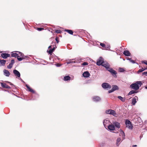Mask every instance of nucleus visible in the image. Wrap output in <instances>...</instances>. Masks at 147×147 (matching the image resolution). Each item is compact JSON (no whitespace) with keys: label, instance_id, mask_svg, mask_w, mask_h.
Returning <instances> with one entry per match:
<instances>
[{"label":"nucleus","instance_id":"nucleus-17","mask_svg":"<svg viewBox=\"0 0 147 147\" xmlns=\"http://www.w3.org/2000/svg\"><path fill=\"white\" fill-rule=\"evenodd\" d=\"M3 72L4 74L6 76L9 77L10 75V73L7 70H4Z\"/></svg>","mask_w":147,"mask_h":147},{"label":"nucleus","instance_id":"nucleus-16","mask_svg":"<svg viewBox=\"0 0 147 147\" xmlns=\"http://www.w3.org/2000/svg\"><path fill=\"white\" fill-rule=\"evenodd\" d=\"M26 86L27 87V88L28 89V91H29L33 93H35V91L33 90L32 88H30V87L28 85L26 84Z\"/></svg>","mask_w":147,"mask_h":147},{"label":"nucleus","instance_id":"nucleus-36","mask_svg":"<svg viewBox=\"0 0 147 147\" xmlns=\"http://www.w3.org/2000/svg\"><path fill=\"white\" fill-rule=\"evenodd\" d=\"M142 75H145L147 76V71L144 72L142 73Z\"/></svg>","mask_w":147,"mask_h":147},{"label":"nucleus","instance_id":"nucleus-40","mask_svg":"<svg viewBox=\"0 0 147 147\" xmlns=\"http://www.w3.org/2000/svg\"><path fill=\"white\" fill-rule=\"evenodd\" d=\"M110 46H106L105 47V48L106 49H110Z\"/></svg>","mask_w":147,"mask_h":147},{"label":"nucleus","instance_id":"nucleus-22","mask_svg":"<svg viewBox=\"0 0 147 147\" xmlns=\"http://www.w3.org/2000/svg\"><path fill=\"white\" fill-rule=\"evenodd\" d=\"M113 124L115 125V126L117 128H120V124L118 122H116L114 123Z\"/></svg>","mask_w":147,"mask_h":147},{"label":"nucleus","instance_id":"nucleus-9","mask_svg":"<svg viewBox=\"0 0 147 147\" xmlns=\"http://www.w3.org/2000/svg\"><path fill=\"white\" fill-rule=\"evenodd\" d=\"M10 55V54L6 53H2L1 54V56L4 59H6L8 57H9Z\"/></svg>","mask_w":147,"mask_h":147},{"label":"nucleus","instance_id":"nucleus-30","mask_svg":"<svg viewBox=\"0 0 147 147\" xmlns=\"http://www.w3.org/2000/svg\"><path fill=\"white\" fill-rule=\"evenodd\" d=\"M13 65L11 64V63H9V64L7 66V67L8 69H11Z\"/></svg>","mask_w":147,"mask_h":147},{"label":"nucleus","instance_id":"nucleus-39","mask_svg":"<svg viewBox=\"0 0 147 147\" xmlns=\"http://www.w3.org/2000/svg\"><path fill=\"white\" fill-rule=\"evenodd\" d=\"M55 40L57 42V43H58L59 42V38L57 37H56L55 38Z\"/></svg>","mask_w":147,"mask_h":147},{"label":"nucleus","instance_id":"nucleus-26","mask_svg":"<svg viewBox=\"0 0 147 147\" xmlns=\"http://www.w3.org/2000/svg\"><path fill=\"white\" fill-rule=\"evenodd\" d=\"M136 93H137V92H136V91L134 90H132L129 92L128 95H131Z\"/></svg>","mask_w":147,"mask_h":147},{"label":"nucleus","instance_id":"nucleus-34","mask_svg":"<svg viewBox=\"0 0 147 147\" xmlns=\"http://www.w3.org/2000/svg\"><path fill=\"white\" fill-rule=\"evenodd\" d=\"M141 62L142 63H144L147 65V61H142Z\"/></svg>","mask_w":147,"mask_h":147},{"label":"nucleus","instance_id":"nucleus-49","mask_svg":"<svg viewBox=\"0 0 147 147\" xmlns=\"http://www.w3.org/2000/svg\"><path fill=\"white\" fill-rule=\"evenodd\" d=\"M145 88H146V89H147V86H146V87H145Z\"/></svg>","mask_w":147,"mask_h":147},{"label":"nucleus","instance_id":"nucleus-20","mask_svg":"<svg viewBox=\"0 0 147 147\" xmlns=\"http://www.w3.org/2000/svg\"><path fill=\"white\" fill-rule=\"evenodd\" d=\"M6 62V61L4 60H1L0 59V64H1V65H4Z\"/></svg>","mask_w":147,"mask_h":147},{"label":"nucleus","instance_id":"nucleus-31","mask_svg":"<svg viewBox=\"0 0 147 147\" xmlns=\"http://www.w3.org/2000/svg\"><path fill=\"white\" fill-rule=\"evenodd\" d=\"M119 71L120 72H123L125 71V70L123 68H119Z\"/></svg>","mask_w":147,"mask_h":147},{"label":"nucleus","instance_id":"nucleus-45","mask_svg":"<svg viewBox=\"0 0 147 147\" xmlns=\"http://www.w3.org/2000/svg\"><path fill=\"white\" fill-rule=\"evenodd\" d=\"M128 59L130 61H131V60H132L131 58H128Z\"/></svg>","mask_w":147,"mask_h":147},{"label":"nucleus","instance_id":"nucleus-23","mask_svg":"<svg viewBox=\"0 0 147 147\" xmlns=\"http://www.w3.org/2000/svg\"><path fill=\"white\" fill-rule=\"evenodd\" d=\"M55 50V48L54 47L53 48L50 49L48 51V52L50 54L52 55V53H53V52Z\"/></svg>","mask_w":147,"mask_h":147},{"label":"nucleus","instance_id":"nucleus-32","mask_svg":"<svg viewBox=\"0 0 147 147\" xmlns=\"http://www.w3.org/2000/svg\"><path fill=\"white\" fill-rule=\"evenodd\" d=\"M100 45L102 47H104V48H105V47L106 46L105 45V44L103 43H100Z\"/></svg>","mask_w":147,"mask_h":147},{"label":"nucleus","instance_id":"nucleus-47","mask_svg":"<svg viewBox=\"0 0 147 147\" xmlns=\"http://www.w3.org/2000/svg\"><path fill=\"white\" fill-rule=\"evenodd\" d=\"M51 47V46H49V48H50Z\"/></svg>","mask_w":147,"mask_h":147},{"label":"nucleus","instance_id":"nucleus-15","mask_svg":"<svg viewBox=\"0 0 147 147\" xmlns=\"http://www.w3.org/2000/svg\"><path fill=\"white\" fill-rule=\"evenodd\" d=\"M90 75V74L88 71H86L84 72L83 74V76L85 78L88 77Z\"/></svg>","mask_w":147,"mask_h":147},{"label":"nucleus","instance_id":"nucleus-44","mask_svg":"<svg viewBox=\"0 0 147 147\" xmlns=\"http://www.w3.org/2000/svg\"><path fill=\"white\" fill-rule=\"evenodd\" d=\"M73 62H74V63H75V61H71V62H68V63H72Z\"/></svg>","mask_w":147,"mask_h":147},{"label":"nucleus","instance_id":"nucleus-33","mask_svg":"<svg viewBox=\"0 0 147 147\" xmlns=\"http://www.w3.org/2000/svg\"><path fill=\"white\" fill-rule=\"evenodd\" d=\"M121 140V138H119L117 139V144H118V143Z\"/></svg>","mask_w":147,"mask_h":147},{"label":"nucleus","instance_id":"nucleus-48","mask_svg":"<svg viewBox=\"0 0 147 147\" xmlns=\"http://www.w3.org/2000/svg\"><path fill=\"white\" fill-rule=\"evenodd\" d=\"M144 69H147V67L146 68H144Z\"/></svg>","mask_w":147,"mask_h":147},{"label":"nucleus","instance_id":"nucleus-29","mask_svg":"<svg viewBox=\"0 0 147 147\" xmlns=\"http://www.w3.org/2000/svg\"><path fill=\"white\" fill-rule=\"evenodd\" d=\"M88 65V63L87 62H85L82 63L81 64L82 65L85 66L87 65Z\"/></svg>","mask_w":147,"mask_h":147},{"label":"nucleus","instance_id":"nucleus-42","mask_svg":"<svg viewBox=\"0 0 147 147\" xmlns=\"http://www.w3.org/2000/svg\"><path fill=\"white\" fill-rule=\"evenodd\" d=\"M131 61L130 62H131L132 63H135V61L134 60H131Z\"/></svg>","mask_w":147,"mask_h":147},{"label":"nucleus","instance_id":"nucleus-38","mask_svg":"<svg viewBox=\"0 0 147 147\" xmlns=\"http://www.w3.org/2000/svg\"><path fill=\"white\" fill-rule=\"evenodd\" d=\"M14 63V61L13 59H12L11 60V62L10 63H11V64L13 65Z\"/></svg>","mask_w":147,"mask_h":147},{"label":"nucleus","instance_id":"nucleus-37","mask_svg":"<svg viewBox=\"0 0 147 147\" xmlns=\"http://www.w3.org/2000/svg\"><path fill=\"white\" fill-rule=\"evenodd\" d=\"M44 29L43 28H37V30L39 31H41L42 30H43Z\"/></svg>","mask_w":147,"mask_h":147},{"label":"nucleus","instance_id":"nucleus-2","mask_svg":"<svg viewBox=\"0 0 147 147\" xmlns=\"http://www.w3.org/2000/svg\"><path fill=\"white\" fill-rule=\"evenodd\" d=\"M142 84V83L141 81H137L136 83L131 84L130 87L133 89L137 90L139 89L140 87L141 86Z\"/></svg>","mask_w":147,"mask_h":147},{"label":"nucleus","instance_id":"nucleus-41","mask_svg":"<svg viewBox=\"0 0 147 147\" xmlns=\"http://www.w3.org/2000/svg\"><path fill=\"white\" fill-rule=\"evenodd\" d=\"M105 121H107V120H104L103 121V123L104 125H105Z\"/></svg>","mask_w":147,"mask_h":147},{"label":"nucleus","instance_id":"nucleus-4","mask_svg":"<svg viewBox=\"0 0 147 147\" xmlns=\"http://www.w3.org/2000/svg\"><path fill=\"white\" fill-rule=\"evenodd\" d=\"M17 53L18 55L17 56V58L19 61H21L22 59L25 58L24 57V55L22 53L20 52H17Z\"/></svg>","mask_w":147,"mask_h":147},{"label":"nucleus","instance_id":"nucleus-19","mask_svg":"<svg viewBox=\"0 0 147 147\" xmlns=\"http://www.w3.org/2000/svg\"><path fill=\"white\" fill-rule=\"evenodd\" d=\"M71 78L69 76H66L64 77L63 80L66 81L70 80Z\"/></svg>","mask_w":147,"mask_h":147},{"label":"nucleus","instance_id":"nucleus-28","mask_svg":"<svg viewBox=\"0 0 147 147\" xmlns=\"http://www.w3.org/2000/svg\"><path fill=\"white\" fill-rule=\"evenodd\" d=\"M145 70V69L142 68V69H140L138 71V73L141 72Z\"/></svg>","mask_w":147,"mask_h":147},{"label":"nucleus","instance_id":"nucleus-5","mask_svg":"<svg viewBox=\"0 0 147 147\" xmlns=\"http://www.w3.org/2000/svg\"><path fill=\"white\" fill-rule=\"evenodd\" d=\"M125 125L126 127L129 129H132L133 128V125L130 121L129 120H127L125 121Z\"/></svg>","mask_w":147,"mask_h":147},{"label":"nucleus","instance_id":"nucleus-10","mask_svg":"<svg viewBox=\"0 0 147 147\" xmlns=\"http://www.w3.org/2000/svg\"><path fill=\"white\" fill-rule=\"evenodd\" d=\"M13 73L16 76H17L18 77H20V72L16 69L14 70Z\"/></svg>","mask_w":147,"mask_h":147},{"label":"nucleus","instance_id":"nucleus-21","mask_svg":"<svg viewBox=\"0 0 147 147\" xmlns=\"http://www.w3.org/2000/svg\"><path fill=\"white\" fill-rule=\"evenodd\" d=\"M118 98L123 102H124L125 101V98H123L121 96H118Z\"/></svg>","mask_w":147,"mask_h":147},{"label":"nucleus","instance_id":"nucleus-12","mask_svg":"<svg viewBox=\"0 0 147 147\" xmlns=\"http://www.w3.org/2000/svg\"><path fill=\"white\" fill-rule=\"evenodd\" d=\"M108 128L109 130L111 131H113L115 129V126L112 124L109 125L108 126Z\"/></svg>","mask_w":147,"mask_h":147},{"label":"nucleus","instance_id":"nucleus-43","mask_svg":"<svg viewBox=\"0 0 147 147\" xmlns=\"http://www.w3.org/2000/svg\"><path fill=\"white\" fill-rule=\"evenodd\" d=\"M137 145H134L132 146L133 147H137Z\"/></svg>","mask_w":147,"mask_h":147},{"label":"nucleus","instance_id":"nucleus-3","mask_svg":"<svg viewBox=\"0 0 147 147\" xmlns=\"http://www.w3.org/2000/svg\"><path fill=\"white\" fill-rule=\"evenodd\" d=\"M106 113L107 114H110L113 115L115 117H117V115L115 111L114 110L109 109L106 111Z\"/></svg>","mask_w":147,"mask_h":147},{"label":"nucleus","instance_id":"nucleus-1","mask_svg":"<svg viewBox=\"0 0 147 147\" xmlns=\"http://www.w3.org/2000/svg\"><path fill=\"white\" fill-rule=\"evenodd\" d=\"M102 65L105 67L107 70L110 72L114 77L116 78L117 77L116 74L117 73L116 71L112 68L110 67V66L108 63L104 61V63H103Z\"/></svg>","mask_w":147,"mask_h":147},{"label":"nucleus","instance_id":"nucleus-35","mask_svg":"<svg viewBox=\"0 0 147 147\" xmlns=\"http://www.w3.org/2000/svg\"><path fill=\"white\" fill-rule=\"evenodd\" d=\"M55 32L59 34L61 33V31L60 30H57L55 31Z\"/></svg>","mask_w":147,"mask_h":147},{"label":"nucleus","instance_id":"nucleus-25","mask_svg":"<svg viewBox=\"0 0 147 147\" xmlns=\"http://www.w3.org/2000/svg\"><path fill=\"white\" fill-rule=\"evenodd\" d=\"M120 134L122 136L123 139H125V134L124 132L122 130H121V131H120Z\"/></svg>","mask_w":147,"mask_h":147},{"label":"nucleus","instance_id":"nucleus-24","mask_svg":"<svg viewBox=\"0 0 147 147\" xmlns=\"http://www.w3.org/2000/svg\"><path fill=\"white\" fill-rule=\"evenodd\" d=\"M65 31L67 32L68 33L71 34H73V33L72 30H65Z\"/></svg>","mask_w":147,"mask_h":147},{"label":"nucleus","instance_id":"nucleus-46","mask_svg":"<svg viewBox=\"0 0 147 147\" xmlns=\"http://www.w3.org/2000/svg\"><path fill=\"white\" fill-rule=\"evenodd\" d=\"M128 59L130 61H131V60H132L131 58H128Z\"/></svg>","mask_w":147,"mask_h":147},{"label":"nucleus","instance_id":"nucleus-27","mask_svg":"<svg viewBox=\"0 0 147 147\" xmlns=\"http://www.w3.org/2000/svg\"><path fill=\"white\" fill-rule=\"evenodd\" d=\"M18 53H13L11 54V56L12 57H17V56H18Z\"/></svg>","mask_w":147,"mask_h":147},{"label":"nucleus","instance_id":"nucleus-18","mask_svg":"<svg viewBox=\"0 0 147 147\" xmlns=\"http://www.w3.org/2000/svg\"><path fill=\"white\" fill-rule=\"evenodd\" d=\"M123 53L126 56H130L131 54L127 50L124 51Z\"/></svg>","mask_w":147,"mask_h":147},{"label":"nucleus","instance_id":"nucleus-8","mask_svg":"<svg viewBox=\"0 0 147 147\" xmlns=\"http://www.w3.org/2000/svg\"><path fill=\"white\" fill-rule=\"evenodd\" d=\"M118 89V87L117 86L113 85L112 86V88L111 90L109 91V93H111L116 90Z\"/></svg>","mask_w":147,"mask_h":147},{"label":"nucleus","instance_id":"nucleus-11","mask_svg":"<svg viewBox=\"0 0 147 147\" xmlns=\"http://www.w3.org/2000/svg\"><path fill=\"white\" fill-rule=\"evenodd\" d=\"M138 97L137 96H135L134 98H133L132 99L131 102V104L133 105H135V104L137 102L136 100H138Z\"/></svg>","mask_w":147,"mask_h":147},{"label":"nucleus","instance_id":"nucleus-7","mask_svg":"<svg viewBox=\"0 0 147 147\" xmlns=\"http://www.w3.org/2000/svg\"><path fill=\"white\" fill-rule=\"evenodd\" d=\"M102 86L104 89L110 88L111 87V86L108 83H104L102 85Z\"/></svg>","mask_w":147,"mask_h":147},{"label":"nucleus","instance_id":"nucleus-6","mask_svg":"<svg viewBox=\"0 0 147 147\" xmlns=\"http://www.w3.org/2000/svg\"><path fill=\"white\" fill-rule=\"evenodd\" d=\"M103 63H104V59L102 57H100L98 59L96 64L98 65H102Z\"/></svg>","mask_w":147,"mask_h":147},{"label":"nucleus","instance_id":"nucleus-14","mask_svg":"<svg viewBox=\"0 0 147 147\" xmlns=\"http://www.w3.org/2000/svg\"><path fill=\"white\" fill-rule=\"evenodd\" d=\"M93 100L95 102L99 101L100 100V98L98 96H94L93 98Z\"/></svg>","mask_w":147,"mask_h":147},{"label":"nucleus","instance_id":"nucleus-13","mask_svg":"<svg viewBox=\"0 0 147 147\" xmlns=\"http://www.w3.org/2000/svg\"><path fill=\"white\" fill-rule=\"evenodd\" d=\"M1 86L4 88H10V87L8 86L5 83L1 82Z\"/></svg>","mask_w":147,"mask_h":147},{"label":"nucleus","instance_id":"nucleus-50","mask_svg":"<svg viewBox=\"0 0 147 147\" xmlns=\"http://www.w3.org/2000/svg\"><path fill=\"white\" fill-rule=\"evenodd\" d=\"M59 65H57V66L58 67H59Z\"/></svg>","mask_w":147,"mask_h":147},{"label":"nucleus","instance_id":"nucleus-51","mask_svg":"<svg viewBox=\"0 0 147 147\" xmlns=\"http://www.w3.org/2000/svg\"><path fill=\"white\" fill-rule=\"evenodd\" d=\"M59 65H57V66L58 67H59Z\"/></svg>","mask_w":147,"mask_h":147}]
</instances>
